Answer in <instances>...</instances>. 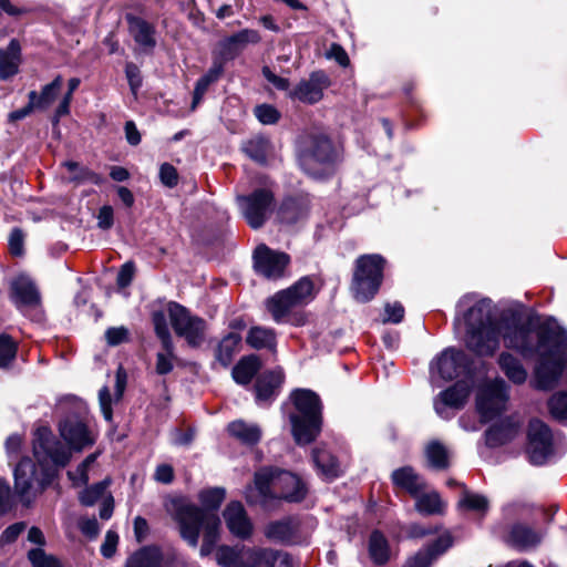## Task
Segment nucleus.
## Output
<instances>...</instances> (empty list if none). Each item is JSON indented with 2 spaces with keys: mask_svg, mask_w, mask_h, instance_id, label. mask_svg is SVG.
Masks as SVG:
<instances>
[{
  "mask_svg": "<svg viewBox=\"0 0 567 567\" xmlns=\"http://www.w3.org/2000/svg\"><path fill=\"white\" fill-rule=\"evenodd\" d=\"M456 307L455 322L463 319L466 326L468 350L480 357H492L502 338L505 348L524 359H538L533 388L549 391L558 384L567 363V331L554 319L535 327L523 320L520 311L508 309L497 322L493 319V301L473 293L463 296Z\"/></svg>",
  "mask_w": 567,
  "mask_h": 567,
  "instance_id": "1",
  "label": "nucleus"
},
{
  "mask_svg": "<svg viewBox=\"0 0 567 567\" xmlns=\"http://www.w3.org/2000/svg\"><path fill=\"white\" fill-rule=\"evenodd\" d=\"M33 454L41 465L40 473L29 457L22 458L14 468V491L25 505L31 504L54 481L56 471L49 464L64 467L72 455L47 426L38 427L34 432Z\"/></svg>",
  "mask_w": 567,
  "mask_h": 567,
  "instance_id": "2",
  "label": "nucleus"
},
{
  "mask_svg": "<svg viewBox=\"0 0 567 567\" xmlns=\"http://www.w3.org/2000/svg\"><path fill=\"white\" fill-rule=\"evenodd\" d=\"M305 482L288 471L276 467H261L255 473L254 486L245 492L246 502L271 509L280 501L299 503L307 495Z\"/></svg>",
  "mask_w": 567,
  "mask_h": 567,
  "instance_id": "3",
  "label": "nucleus"
},
{
  "mask_svg": "<svg viewBox=\"0 0 567 567\" xmlns=\"http://www.w3.org/2000/svg\"><path fill=\"white\" fill-rule=\"evenodd\" d=\"M166 509L178 524L181 537L193 548L198 546L199 534L203 530V544L199 554L210 555L219 538L220 519L215 513H207L184 498H173L166 504Z\"/></svg>",
  "mask_w": 567,
  "mask_h": 567,
  "instance_id": "4",
  "label": "nucleus"
},
{
  "mask_svg": "<svg viewBox=\"0 0 567 567\" xmlns=\"http://www.w3.org/2000/svg\"><path fill=\"white\" fill-rule=\"evenodd\" d=\"M296 412L289 415L291 434L298 445L313 442L321 432L322 405L311 390L297 389L291 393Z\"/></svg>",
  "mask_w": 567,
  "mask_h": 567,
  "instance_id": "5",
  "label": "nucleus"
},
{
  "mask_svg": "<svg viewBox=\"0 0 567 567\" xmlns=\"http://www.w3.org/2000/svg\"><path fill=\"white\" fill-rule=\"evenodd\" d=\"M341 159V151L331 138L323 133H310L299 151L301 169L315 177L322 178L329 175Z\"/></svg>",
  "mask_w": 567,
  "mask_h": 567,
  "instance_id": "6",
  "label": "nucleus"
},
{
  "mask_svg": "<svg viewBox=\"0 0 567 567\" xmlns=\"http://www.w3.org/2000/svg\"><path fill=\"white\" fill-rule=\"evenodd\" d=\"M385 259L379 254L357 258L351 291L359 302H368L378 293L383 281Z\"/></svg>",
  "mask_w": 567,
  "mask_h": 567,
  "instance_id": "7",
  "label": "nucleus"
},
{
  "mask_svg": "<svg viewBox=\"0 0 567 567\" xmlns=\"http://www.w3.org/2000/svg\"><path fill=\"white\" fill-rule=\"evenodd\" d=\"M509 400V385L502 378H495L482 384L476 394V411L483 423L499 416Z\"/></svg>",
  "mask_w": 567,
  "mask_h": 567,
  "instance_id": "8",
  "label": "nucleus"
},
{
  "mask_svg": "<svg viewBox=\"0 0 567 567\" xmlns=\"http://www.w3.org/2000/svg\"><path fill=\"white\" fill-rule=\"evenodd\" d=\"M312 298L313 282L309 277H302L288 289L281 290L268 299L267 309L274 320L280 323L292 308L306 305Z\"/></svg>",
  "mask_w": 567,
  "mask_h": 567,
  "instance_id": "9",
  "label": "nucleus"
},
{
  "mask_svg": "<svg viewBox=\"0 0 567 567\" xmlns=\"http://www.w3.org/2000/svg\"><path fill=\"white\" fill-rule=\"evenodd\" d=\"M237 206L247 224L258 229L262 227L275 208V196L270 188L259 187L248 195L236 196Z\"/></svg>",
  "mask_w": 567,
  "mask_h": 567,
  "instance_id": "10",
  "label": "nucleus"
},
{
  "mask_svg": "<svg viewBox=\"0 0 567 567\" xmlns=\"http://www.w3.org/2000/svg\"><path fill=\"white\" fill-rule=\"evenodd\" d=\"M167 310L175 333L190 348H199L205 340L206 321L177 302H169Z\"/></svg>",
  "mask_w": 567,
  "mask_h": 567,
  "instance_id": "11",
  "label": "nucleus"
},
{
  "mask_svg": "<svg viewBox=\"0 0 567 567\" xmlns=\"http://www.w3.org/2000/svg\"><path fill=\"white\" fill-rule=\"evenodd\" d=\"M470 369L471 360L464 351L447 348L430 363L431 382L440 386L439 380L451 381L462 374H467Z\"/></svg>",
  "mask_w": 567,
  "mask_h": 567,
  "instance_id": "12",
  "label": "nucleus"
},
{
  "mask_svg": "<svg viewBox=\"0 0 567 567\" xmlns=\"http://www.w3.org/2000/svg\"><path fill=\"white\" fill-rule=\"evenodd\" d=\"M265 537L279 545H300L308 540L310 532L298 516H287L272 520L265 526Z\"/></svg>",
  "mask_w": 567,
  "mask_h": 567,
  "instance_id": "13",
  "label": "nucleus"
},
{
  "mask_svg": "<svg viewBox=\"0 0 567 567\" xmlns=\"http://www.w3.org/2000/svg\"><path fill=\"white\" fill-rule=\"evenodd\" d=\"M528 442L526 452L534 465H544L554 455L553 433L540 420H532L528 424Z\"/></svg>",
  "mask_w": 567,
  "mask_h": 567,
  "instance_id": "14",
  "label": "nucleus"
},
{
  "mask_svg": "<svg viewBox=\"0 0 567 567\" xmlns=\"http://www.w3.org/2000/svg\"><path fill=\"white\" fill-rule=\"evenodd\" d=\"M252 259L256 274L268 280H277L284 277L290 262L289 255L270 249L266 245H259L255 249Z\"/></svg>",
  "mask_w": 567,
  "mask_h": 567,
  "instance_id": "15",
  "label": "nucleus"
},
{
  "mask_svg": "<svg viewBox=\"0 0 567 567\" xmlns=\"http://www.w3.org/2000/svg\"><path fill=\"white\" fill-rule=\"evenodd\" d=\"M59 432L64 442L69 445L63 446L71 453V451L80 452L95 443V437L92 431L83 419L78 415H68L59 423Z\"/></svg>",
  "mask_w": 567,
  "mask_h": 567,
  "instance_id": "16",
  "label": "nucleus"
},
{
  "mask_svg": "<svg viewBox=\"0 0 567 567\" xmlns=\"http://www.w3.org/2000/svg\"><path fill=\"white\" fill-rule=\"evenodd\" d=\"M471 391L472 382L466 380L457 381L449 389L442 391L434 399L436 414L444 420L452 419L453 413L451 410H461L465 405Z\"/></svg>",
  "mask_w": 567,
  "mask_h": 567,
  "instance_id": "17",
  "label": "nucleus"
},
{
  "mask_svg": "<svg viewBox=\"0 0 567 567\" xmlns=\"http://www.w3.org/2000/svg\"><path fill=\"white\" fill-rule=\"evenodd\" d=\"M262 548L244 545H223L216 550V561L221 567H260Z\"/></svg>",
  "mask_w": 567,
  "mask_h": 567,
  "instance_id": "18",
  "label": "nucleus"
},
{
  "mask_svg": "<svg viewBox=\"0 0 567 567\" xmlns=\"http://www.w3.org/2000/svg\"><path fill=\"white\" fill-rule=\"evenodd\" d=\"M330 85L329 78L322 71L312 72L307 80L300 81L293 90L289 91L288 95L292 100L306 104L318 103L322 96L323 91Z\"/></svg>",
  "mask_w": 567,
  "mask_h": 567,
  "instance_id": "19",
  "label": "nucleus"
},
{
  "mask_svg": "<svg viewBox=\"0 0 567 567\" xmlns=\"http://www.w3.org/2000/svg\"><path fill=\"white\" fill-rule=\"evenodd\" d=\"M453 545V537L444 533L435 540L408 558L404 567H431V565Z\"/></svg>",
  "mask_w": 567,
  "mask_h": 567,
  "instance_id": "20",
  "label": "nucleus"
},
{
  "mask_svg": "<svg viewBox=\"0 0 567 567\" xmlns=\"http://www.w3.org/2000/svg\"><path fill=\"white\" fill-rule=\"evenodd\" d=\"M260 40L258 31L252 29L240 30L219 42V55L225 61L234 60L248 44H256Z\"/></svg>",
  "mask_w": 567,
  "mask_h": 567,
  "instance_id": "21",
  "label": "nucleus"
},
{
  "mask_svg": "<svg viewBox=\"0 0 567 567\" xmlns=\"http://www.w3.org/2000/svg\"><path fill=\"white\" fill-rule=\"evenodd\" d=\"M224 518L229 532L241 539L250 537L252 524L240 502H230L224 513Z\"/></svg>",
  "mask_w": 567,
  "mask_h": 567,
  "instance_id": "22",
  "label": "nucleus"
},
{
  "mask_svg": "<svg viewBox=\"0 0 567 567\" xmlns=\"http://www.w3.org/2000/svg\"><path fill=\"white\" fill-rule=\"evenodd\" d=\"M11 299L19 309H23L37 307L41 297L33 280L20 275L11 284Z\"/></svg>",
  "mask_w": 567,
  "mask_h": 567,
  "instance_id": "23",
  "label": "nucleus"
},
{
  "mask_svg": "<svg viewBox=\"0 0 567 567\" xmlns=\"http://www.w3.org/2000/svg\"><path fill=\"white\" fill-rule=\"evenodd\" d=\"M285 381V373L281 368H275L260 374L255 383L256 400L258 403L274 400Z\"/></svg>",
  "mask_w": 567,
  "mask_h": 567,
  "instance_id": "24",
  "label": "nucleus"
},
{
  "mask_svg": "<svg viewBox=\"0 0 567 567\" xmlns=\"http://www.w3.org/2000/svg\"><path fill=\"white\" fill-rule=\"evenodd\" d=\"M543 538V530L523 523H516L509 530L508 543L519 550H527L538 546Z\"/></svg>",
  "mask_w": 567,
  "mask_h": 567,
  "instance_id": "25",
  "label": "nucleus"
},
{
  "mask_svg": "<svg viewBox=\"0 0 567 567\" xmlns=\"http://www.w3.org/2000/svg\"><path fill=\"white\" fill-rule=\"evenodd\" d=\"M126 20L134 41L145 51H153L156 47L155 27L135 16H127Z\"/></svg>",
  "mask_w": 567,
  "mask_h": 567,
  "instance_id": "26",
  "label": "nucleus"
},
{
  "mask_svg": "<svg viewBox=\"0 0 567 567\" xmlns=\"http://www.w3.org/2000/svg\"><path fill=\"white\" fill-rule=\"evenodd\" d=\"M497 364L508 381L522 385L527 381L528 372L522 360L508 351H503L497 358Z\"/></svg>",
  "mask_w": 567,
  "mask_h": 567,
  "instance_id": "27",
  "label": "nucleus"
},
{
  "mask_svg": "<svg viewBox=\"0 0 567 567\" xmlns=\"http://www.w3.org/2000/svg\"><path fill=\"white\" fill-rule=\"evenodd\" d=\"M391 478L395 486L404 489L413 497H416L426 486L424 480L411 466L394 470Z\"/></svg>",
  "mask_w": 567,
  "mask_h": 567,
  "instance_id": "28",
  "label": "nucleus"
},
{
  "mask_svg": "<svg viewBox=\"0 0 567 567\" xmlns=\"http://www.w3.org/2000/svg\"><path fill=\"white\" fill-rule=\"evenodd\" d=\"M21 62V47L18 40L12 39L6 50L0 49V80L6 81L19 71Z\"/></svg>",
  "mask_w": 567,
  "mask_h": 567,
  "instance_id": "29",
  "label": "nucleus"
},
{
  "mask_svg": "<svg viewBox=\"0 0 567 567\" xmlns=\"http://www.w3.org/2000/svg\"><path fill=\"white\" fill-rule=\"evenodd\" d=\"M457 508L462 513H473L482 519L489 509V501L485 495L472 492L463 486L462 494L457 501Z\"/></svg>",
  "mask_w": 567,
  "mask_h": 567,
  "instance_id": "30",
  "label": "nucleus"
},
{
  "mask_svg": "<svg viewBox=\"0 0 567 567\" xmlns=\"http://www.w3.org/2000/svg\"><path fill=\"white\" fill-rule=\"evenodd\" d=\"M227 431L231 437L246 446H254L261 439V429L255 423L236 420L228 424Z\"/></svg>",
  "mask_w": 567,
  "mask_h": 567,
  "instance_id": "31",
  "label": "nucleus"
},
{
  "mask_svg": "<svg viewBox=\"0 0 567 567\" xmlns=\"http://www.w3.org/2000/svg\"><path fill=\"white\" fill-rule=\"evenodd\" d=\"M246 343L256 350L276 352L277 334L274 329L261 326L251 327L246 336Z\"/></svg>",
  "mask_w": 567,
  "mask_h": 567,
  "instance_id": "32",
  "label": "nucleus"
},
{
  "mask_svg": "<svg viewBox=\"0 0 567 567\" xmlns=\"http://www.w3.org/2000/svg\"><path fill=\"white\" fill-rule=\"evenodd\" d=\"M224 73V64L220 60L216 59L214 60L212 66L208 69V71L202 75L196 84H195V89H194V93H193V102H192V110H195L198 104L202 102L206 91L208 90V87L217 82L220 76L223 75Z\"/></svg>",
  "mask_w": 567,
  "mask_h": 567,
  "instance_id": "33",
  "label": "nucleus"
},
{
  "mask_svg": "<svg viewBox=\"0 0 567 567\" xmlns=\"http://www.w3.org/2000/svg\"><path fill=\"white\" fill-rule=\"evenodd\" d=\"M261 368V360L257 354L243 357L233 368L231 375L236 383L248 385Z\"/></svg>",
  "mask_w": 567,
  "mask_h": 567,
  "instance_id": "34",
  "label": "nucleus"
},
{
  "mask_svg": "<svg viewBox=\"0 0 567 567\" xmlns=\"http://www.w3.org/2000/svg\"><path fill=\"white\" fill-rule=\"evenodd\" d=\"M125 567H166L163 555L156 546H145L133 553L126 560Z\"/></svg>",
  "mask_w": 567,
  "mask_h": 567,
  "instance_id": "35",
  "label": "nucleus"
},
{
  "mask_svg": "<svg viewBox=\"0 0 567 567\" xmlns=\"http://www.w3.org/2000/svg\"><path fill=\"white\" fill-rule=\"evenodd\" d=\"M312 460L318 472L327 480H333L342 472L337 458L323 447L313 450Z\"/></svg>",
  "mask_w": 567,
  "mask_h": 567,
  "instance_id": "36",
  "label": "nucleus"
},
{
  "mask_svg": "<svg viewBox=\"0 0 567 567\" xmlns=\"http://www.w3.org/2000/svg\"><path fill=\"white\" fill-rule=\"evenodd\" d=\"M62 84L63 78L61 75H56L52 82L42 87L40 93L37 91H30L28 97L31 100L32 104H35L37 110L44 111L58 97Z\"/></svg>",
  "mask_w": 567,
  "mask_h": 567,
  "instance_id": "37",
  "label": "nucleus"
},
{
  "mask_svg": "<svg viewBox=\"0 0 567 567\" xmlns=\"http://www.w3.org/2000/svg\"><path fill=\"white\" fill-rule=\"evenodd\" d=\"M241 342L240 334L236 332H229L226 334L217 344L215 349V360L223 368L229 367L233 362L235 354L239 350Z\"/></svg>",
  "mask_w": 567,
  "mask_h": 567,
  "instance_id": "38",
  "label": "nucleus"
},
{
  "mask_svg": "<svg viewBox=\"0 0 567 567\" xmlns=\"http://www.w3.org/2000/svg\"><path fill=\"white\" fill-rule=\"evenodd\" d=\"M518 425L512 421L495 424L485 433L486 445L489 447L501 446L511 441L516 435Z\"/></svg>",
  "mask_w": 567,
  "mask_h": 567,
  "instance_id": "39",
  "label": "nucleus"
},
{
  "mask_svg": "<svg viewBox=\"0 0 567 567\" xmlns=\"http://www.w3.org/2000/svg\"><path fill=\"white\" fill-rule=\"evenodd\" d=\"M243 152L254 162L258 164H266L267 157L271 152V143L269 138L257 135L247 140L243 144Z\"/></svg>",
  "mask_w": 567,
  "mask_h": 567,
  "instance_id": "40",
  "label": "nucleus"
},
{
  "mask_svg": "<svg viewBox=\"0 0 567 567\" xmlns=\"http://www.w3.org/2000/svg\"><path fill=\"white\" fill-rule=\"evenodd\" d=\"M415 499V508L422 515H439L443 514L445 509V503L436 492H421Z\"/></svg>",
  "mask_w": 567,
  "mask_h": 567,
  "instance_id": "41",
  "label": "nucleus"
},
{
  "mask_svg": "<svg viewBox=\"0 0 567 567\" xmlns=\"http://www.w3.org/2000/svg\"><path fill=\"white\" fill-rule=\"evenodd\" d=\"M369 554L373 563L377 565H383L390 558L388 540L379 530H374L370 535Z\"/></svg>",
  "mask_w": 567,
  "mask_h": 567,
  "instance_id": "42",
  "label": "nucleus"
},
{
  "mask_svg": "<svg viewBox=\"0 0 567 567\" xmlns=\"http://www.w3.org/2000/svg\"><path fill=\"white\" fill-rule=\"evenodd\" d=\"M425 455L430 466L435 470H445L449 466L447 449L439 441L427 444Z\"/></svg>",
  "mask_w": 567,
  "mask_h": 567,
  "instance_id": "43",
  "label": "nucleus"
},
{
  "mask_svg": "<svg viewBox=\"0 0 567 567\" xmlns=\"http://www.w3.org/2000/svg\"><path fill=\"white\" fill-rule=\"evenodd\" d=\"M260 567H296V565L288 553L271 548H262Z\"/></svg>",
  "mask_w": 567,
  "mask_h": 567,
  "instance_id": "44",
  "label": "nucleus"
},
{
  "mask_svg": "<svg viewBox=\"0 0 567 567\" xmlns=\"http://www.w3.org/2000/svg\"><path fill=\"white\" fill-rule=\"evenodd\" d=\"M161 344L162 350L156 353L155 371L158 375H166L174 370L175 347L173 342H169V347L165 343Z\"/></svg>",
  "mask_w": 567,
  "mask_h": 567,
  "instance_id": "45",
  "label": "nucleus"
},
{
  "mask_svg": "<svg viewBox=\"0 0 567 567\" xmlns=\"http://www.w3.org/2000/svg\"><path fill=\"white\" fill-rule=\"evenodd\" d=\"M226 491L221 487H213L203 489L198 494L199 502L202 503L203 511L207 513H214L217 511L225 499Z\"/></svg>",
  "mask_w": 567,
  "mask_h": 567,
  "instance_id": "46",
  "label": "nucleus"
},
{
  "mask_svg": "<svg viewBox=\"0 0 567 567\" xmlns=\"http://www.w3.org/2000/svg\"><path fill=\"white\" fill-rule=\"evenodd\" d=\"M303 213L301 205L297 200L289 198L281 204L278 218L280 223L291 225L297 223L303 216Z\"/></svg>",
  "mask_w": 567,
  "mask_h": 567,
  "instance_id": "47",
  "label": "nucleus"
},
{
  "mask_svg": "<svg viewBox=\"0 0 567 567\" xmlns=\"http://www.w3.org/2000/svg\"><path fill=\"white\" fill-rule=\"evenodd\" d=\"M110 480H103L92 486L86 487L80 494V502L85 506L94 505L100 498H102L110 485Z\"/></svg>",
  "mask_w": 567,
  "mask_h": 567,
  "instance_id": "48",
  "label": "nucleus"
},
{
  "mask_svg": "<svg viewBox=\"0 0 567 567\" xmlns=\"http://www.w3.org/2000/svg\"><path fill=\"white\" fill-rule=\"evenodd\" d=\"M17 344L8 334H0V369H6L14 360Z\"/></svg>",
  "mask_w": 567,
  "mask_h": 567,
  "instance_id": "49",
  "label": "nucleus"
},
{
  "mask_svg": "<svg viewBox=\"0 0 567 567\" xmlns=\"http://www.w3.org/2000/svg\"><path fill=\"white\" fill-rule=\"evenodd\" d=\"M152 322L154 330L161 343H165L169 347V342H173L172 336L167 326L166 315L163 311H154L152 315Z\"/></svg>",
  "mask_w": 567,
  "mask_h": 567,
  "instance_id": "50",
  "label": "nucleus"
},
{
  "mask_svg": "<svg viewBox=\"0 0 567 567\" xmlns=\"http://www.w3.org/2000/svg\"><path fill=\"white\" fill-rule=\"evenodd\" d=\"M28 558L33 567H62L58 558L47 555L42 548L29 550Z\"/></svg>",
  "mask_w": 567,
  "mask_h": 567,
  "instance_id": "51",
  "label": "nucleus"
},
{
  "mask_svg": "<svg viewBox=\"0 0 567 567\" xmlns=\"http://www.w3.org/2000/svg\"><path fill=\"white\" fill-rule=\"evenodd\" d=\"M551 415L557 420L567 419V392L554 394L548 401Z\"/></svg>",
  "mask_w": 567,
  "mask_h": 567,
  "instance_id": "52",
  "label": "nucleus"
},
{
  "mask_svg": "<svg viewBox=\"0 0 567 567\" xmlns=\"http://www.w3.org/2000/svg\"><path fill=\"white\" fill-rule=\"evenodd\" d=\"M254 113L258 121L266 125L275 124L280 118L279 111L269 104H261L256 106Z\"/></svg>",
  "mask_w": 567,
  "mask_h": 567,
  "instance_id": "53",
  "label": "nucleus"
},
{
  "mask_svg": "<svg viewBox=\"0 0 567 567\" xmlns=\"http://www.w3.org/2000/svg\"><path fill=\"white\" fill-rule=\"evenodd\" d=\"M125 75L130 85V90L132 94L136 97L143 84L140 68L133 62H127L125 65Z\"/></svg>",
  "mask_w": 567,
  "mask_h": 567,
  "instance_id": "54",
  "label": "nucleus"
},
{
  "mask_svg": "<svg viewBox=\"0 0 567 567\" xmlns=\"http://www.w3.org/2000/svg\"><path fill=\"white\" fill-rule=\"evenodd\" d=\"M404 318V308L398 302H388L384 306V317L382 318L383 323H400Z\"/></svg>",
  "mask_w": 567,
  "mask_h": 567,
  "instance_id": "55",
  "label": "nucleus"
},
{
  "mask_svg": "<svg viewBox=\"0 0 567 567\" xmlns=\"http://www.w3.org/2000/svg\"><path fill=\"white\" fill-rule=\"evenodd\" d=\"M10 254L20 257L24 252V234L20 228H13L9 236Z\"/></svg>",
  "mask_w": 567,
  "mask_h": 567,
  "instance_id": "56",
  "label": "nucleus"
},
{
  "mask_svg": "<svg viewBox=\"0 0 567 567\" xmlns=\"http://www.w3.org/2000/svg\"><path fill=\"white\" fill-rule=\"evenodd\" d=\"M159 179L166 187H175L178 184L177 169L169 163H163L159 167Z\"/></svg>",
  "mask_w": 567,
  "mask_h": 567,
  "instance_id": "57",
  "label": "nucleus"
},
{
  "mask_svg": "<svg viewBox=\"0 0 567 567\" xmlns=\"http://www.w3.org/2000/svg\"><path fill=\"white\" fill-rule=\"evenodd\" d=\"M105 339L109 346H118L128 339V330L124 327L109 328L105 331Z\"/></svg>",
  "mask_w": 567,
  "mask_h": 567,
  "instance_id": "58",
  "label": "nucleus"
},
{
  "mask_svg": "<svg viewBox=\"0 0 567 567\" xmlns=\"http://www.w3.org/2000/svg\"><path fill=\"white\" fill-rule=\"evenodd\" d=\"M134 275H135V265H134V262L133 261L125 262L121 267V269H120V271L117 274V278H116L117 286L120 288H126L133 281Z\"/></svg>",
  "mask_w": 567,
  "mask_h": 567,
  "instance_id": "59",
  "label": "nucleus"
},
{
  "mask_svg": "<svg viewBox=\"0 0 567 567\" xmlns=\"http://www.w3.org/2000/svg\"><path fill=\"white\" fill-rule=\"evenodd\" d=\"M99 402L101 406L102 414L106 421H112L113 411H112V396L107 386H103L99 391Z\"/></svg>",
  "mask_w": 567,
  "mask_h": 567,
  "instance_id": "60",
  "label": "nucleus"
},
{
  "mask_svg": "<svg viewBox=\"0 0 567 567\" xmlns=\"http://www.w3.org/2000/svg\"><path fill=\"white\" fill-rule=\"evenodd\" d=\"M117 543H118V535L113 530H109L106 533L104 542L101 546L102 556L105 558H111L116 551Z\"/></svg>",
  "mask_w": 567,
  "mask_h": 567,
  "instance_id": "61",
  "label": "nucleus"
},
{
  "mask_svg": "<svg viewBox=\"0 0 567 567\" xmlns=\"http://www.w3.org/2000/svg\"><path fill=\"white\" fill-rule=\"evenodd\" d=\"M328 59H332L338 62L341 66H348L350 63L348 53L338 43H332L326 53Z\"/></svg>",
  "mask_w": 567,
  "mask_h": 567,
  "instance_id": "62",
  "label": "nucleus"
},
{
  "mask_svg": "<svg viewBox=\"0 0 567 567\" xmlns=\"http://www.w3.org/2000/svg\"><path fill=\"white\" fill-rule=\"evenodd\" d=\"M72 181L79 183L90 182L95 185H101L104 182V178L86 167H81L79 173L73 175Z\"/></svg>",
  "mask_w": 567,
  "mask_h": 567,
  "instance_id": "63",
  "label": "nucleus"
},
{
  "mask_svg": "<svg viewBox=\"0 0 567 567\" xmlns=\"http://www.w3.org/2000/svg\"><path fill=\"white\" fill-rule=\"evenodd\" d=\"M262 75L271 83L276 89L280 91H288L289 80L275 74L268 66L262 68Z\"/></svg>",
  "mask_w": 567,
  "mask_h": 567,
  "instance_id": "64",
  "label": "nucleus"
}]
</instances>
